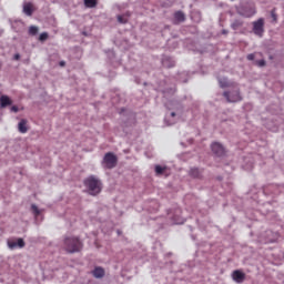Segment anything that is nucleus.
<instances>
[{"label": "nucleus", "mask_w": 284, "mask_h": 284, "mask_svg": "<svg viewBox=\"0 0 284 284\" xmlns=\"http://www.w3.org/2000/svg\"><path fill=\"white\" fill-rule=\"evenodd\" d=\"M243 20L241 19H235L232 23H231V28L232 30H240V28H243Z\"/></svg>", "instance_id": "dca6fc26"}, {"label": "nucleus", "mask_w": 284, "mask_h": 284, "mask_svg": "<svg viewBox=\"0 0 284 284\" xmlns=\"http://www.w3.org/2000/svg\"><path fill=\"white\" fill-rule=\"evenodd\" d=\"M174 19L178 23H183V21H185V13H183V11H176L174 13Z\"/></svg>", "instance_id": "f3484780"}, {"label": "nucleus", "mask_w": 284, "mask_h": 284, "mask_svg": "<svg viewBox=\"0 0 284 284\" xmlns=\"http://www.w3.org/2000/svg\"><path fill=\"white\" fill-rule=\"evenodd\" d=\"M50 34H48V32H42L40 36H39V41L41 43H43L44 41H48Z\"/></svg>", "instance_id": "b1692460"}, {"label": "nucleus", "mask_w": 284, "mask_h": 284, "mask_svg": "<svg viewBox=\"0 0 284 284\" xmlns=\"http://www.w3.org/2000/svg\"><path fill=\"white\" fill-rule=\"evenodd\" d=\"M255 58H256V55H254V53H250L246 57L247 61H254Z\"/></svg>", "instance_id": "cd10ccee"}, {"label": "nucleus", "mask_w": 284, "mask_h": 284, "mask_svg": "<svg viewBox=\"0 0 284 284\" xmlns=\"http://www.w3.org/2000/svg\"><path fill=\"white\" fill-rule=\"evenodd\" d=\"M13 59H14V61H19V60L21 59V54L16 53V54L13 55Z\"/></svg>", "instance_id": "7c9ffc66"}, {"label": "nucleus", "mask_w": 284, "mask_h": 284, "mask_svg": "<svg viewBox=\"0 0 284 284\" xmlns=\"http://www.w3.org/2000/svg\"><path fill=\"white\" fill-rule=\"evenodd\" d=\"M173 221H174L176 224L181 223V222H179V220H176V219H173Z\"/></svg>", "instance_id": "f704fd0d"}, {"label": "nucleus", "mask_w": 284, "mask_h": 284, "mask_svg": "<svg viewBox=\"0 0 284 284\" xmlns=\"http://www.w3.org/2000/svg\"><path fill=\"white\" fill-rule=\"evenodd\" d=\"M223 97L226 99L227 103H239V101H243L240 89H235L232 92L224 91Z\"/></svg>", "instance_id": "39448f33"}, {"label": "nucleus", "mask_w": 284, "mask_h": 284, "mask_svg": "<svg viewBox=\"0 0 284 284\" xmlns=\"http://www.w3.org/2000/svg\"><path fill=\"white\" fill-rule=\"evenodd\" d=\"M9 105H12V99L8 95H1L0 97V108H8Z\"/></svg>", "instance_id": "ddd939ff"}, {"label": "nucleus", "mask_w": 284, "mask_h": 284, "mask_svg": "<svg viewBox=\"0 0 284 284\" xmlns=\"http://www.w3.org/2000/svg\"><path fill=\"white\" fill-rule=\"evenodd\" d=\"M29 34L31 37H37V34H39V27H36V26H31L29 28Z\"/></svg>", "instance_id": "5701e85b"}, {"label": "nucleus", "mask_w": 284, "mask_h": 284, "mask_svg": "<svg viewBox=\"0 0 284 284\" xmlns=\"http://www.w3.org/2000/svg\"><path fill=\"white\" fill-rule=\"evenodd\" d=\"M10 112H14V113L19 112V106L12 105V106L10 108Z\"/></svg>", "instance_id": "c85d7f7f"}, {"label": "nucleus", "mask_w": 284, "mask_h": 284, "mask_svg": "<svg viewBox=\"0 0 284 284\" xmlns=\"http://www.w3.org/2000/svg\"><path fill=\"white\" fill-rule=\"evenodd\" d=\"M59 65H60V68H65V61H63V60L60 61V62H59Z\"/></svg>", "instance_id": "2f4dec72"}, {"label": "nucleus", "mask_w": 284, "mask_h": 284, "mask_svg": "<svg viewBox=\"0 0 284 284\" xmlns=\"http://www.w3.org/2000/svg\"><path fill=\"white\" fill-rule=\"evenodd\" d=\"M161 64L163 68L170 69V68H174V65H176V61H174V58L164 54V55H162Z\"/></svg>", "instance_id": "1a4fd4ad"}, {"label": "nucleus", "mask_w": 284, "mask_h": 284, "mask_svg": "<svg viewBox=\"0 0 284 284\" xmlns=\"http://www.w3.org/2000/svg\"><path fill=\"white\" fill-rule=\"evenodd\" d=\"M83 185L87 187L90 196H99L103 190V182L97 175H89L83 180Z\"/></svg>", "instance_id": "f257e3e1"}, {"label": "nucleus", "mask_w": 284, "mask_h": 284, "mask_svg": "<svg viewBox=\"0 0 284 284\" xmlns=\"http://www.w3.org/2000/svg\"><path fill=\"white\" fill-rule=\"evenodd\" d=\"M210 149L215 159H225L227 156V149L221 142H212Z\"/></svg>", "instance_id": "20e7f679"}, {"label": "nucleus", "mask_w": 284, "mask_h": 284, "mask_svg": "<svg viewBox=\"0 0 284 284\" xmlns=\"http://www.w3.org/2000/svg\"><path fill=\"white\" fill-rule=\"evenodd\" d=\"M232 278L235 283H243L245 281V274L241 270H235L232 273Z\"/></svg>", "instance_id": "9d476101"}, {"label": "nucleus", "mask_w": 284, "mask_h": 284, "mask_svg": "<svg viewBox=\"0 0 284 284\" xmlns=\"http://www.w3.org/2000/svg\"><path fill=\"white\" fill-rule=\"evenodd\" d=\"M190 176H193V179H199L201 176V171L197 168L191 169Z\"/></svg>", "instance_id": "4be33fe9"}, {"label": "nucleus", "mask_w": 284, "mask_h": 284, "mask_svg": "<svg viewBox=\"0 0 284 284\" xmlns=\"http://www.w3.org/2000/svg\"><path fill=\"white\" fill-rule=\"evenodd\" d=\"M175 92H176V89H172V88L163 90L164 97H168V94H175Z\"/></svg>", "instance_id": "bb28decb"}, {"label": "nucleus", "mask_w": 284, "mask_h": 284, "mask_svg": "<svg viewBox=\"0 0 284 284\" xmlns=\"http://www.w3.org/2000/svg\"><path fill=\"white\" fill-rule=\"evenodd\" d=\"M220 88H230L232 84L227 78H219Z\"/></svg>", "instance_id": "a211bd4d"}, {"label": "nucleus", "mask_w": 284, "mask_h": 284, "mask_svg": "<svg viewBox=\"0 0 284 284\" xmlns=\"http://www.w3.org/2000/svg\"><path fill=\"white\" fill-rule=\"evenodd\" d=\"M253 32L256 37H263V32H265V20L263 18L253 22Z\"/></svg>", "instance_id": "423d86ee"}, {"label": "nucleus", "mask_w": 284, "mask_h": 284, "mask_svg": "<svg viewBox=\"0 0 284 284\" xmlns=\"http://www.w3.org/2000/svg\"><path fill=\"white\" fill-rule=\"evenodd\" d=\"M64 248L69 254H77L83 250V242L79 237L70 236L64 239Z\"/></svg>", "instance_id": "f03ea898"}, {"label": "nucleus", "mask_w": 284, "mask_h": 284, "mask_svg": "<svg viewBox=\"0 0 284 284\" xmlns=\"http://www.w3.org/2000/svg\"><path fill=\"white\" fill-rule=\"evenodd\" d=\"M92 274H93L94 278H103V276H105V270H103V267H101V266H97L92 271Z\"/></svg>", "instance_id": "4468645a"}, {"label": "nucleus", "mask_w": 284, "mask_h": 284, "mask_svg": "<svg viewBox=\"0 0 284 284\" xmlns=\"http://www.w3.org/2000/svg\"><path fill=\"white\" fill-rule=\"evenodd\" d=\"M255 65H257V68H265V65H267V62L263 59L262 60H256Z\"/></svg>", "instance_id": "a878e982"}, {"label": "nucleus", "mask_w": 284, "mask_h": 284, "mask_svg": "<svg viewBox=\"0 0 284 284\" xmlns=\"http://www.w3.org/2000/svg\"><path fill=\"white\" fill-rule=\"evenodd\" d=\"M125 17H130V12H126V13L123 14V16L119 14V16L116 17L118 22H120V23H122V24L128 23V18H125Z\"/></svg>", "instance_id": "412c9836"}, {"label": "nucleus", "mask_w": 284, "mask_h": 284, "mask_svg": "<svg viewBox=\"0 0 284 284\" xmlns=\"http://www.w3.org/2000/svg\"><path fill=\"white\" fill-rule=\"evenodd\" d=\"M1 68H3V63L0 62V70H1Z\"/></svg>", "instance_id": "e433bc0d"}, {"label": "nucleus", "mask_w": 284, "mask_h": 284, "mask_svg": "<svg viewBox=\"0 0 284 284\" xmlns=\"http://www.w3.org/2000/svg\"><path fill=\"white\" fill-rule=\"evenodd\" d=\"M165 108L166 110H173L178 114H183V104L178 100H169L165 103Z\"/></svg>", "instance_id": "0eeeda50"}, {"label": "nucleus", "mask_w": 284, "mask_h": 284, "mask_svg": "<svg viewBox=\"0 0 284 284\" xmlns=\"http://www.w3.org/2000/svg\"><path fill=\"white\" fill-rule=\"evenodd\" d=\"M165 170H168V166H161V165H155V174L156 176H161L165 173Z\"/></svg>", "instance_id": "6ab92c4d"}, {"label": "nucleus", "mask_w": 284, "mask_h": 284, "mask_svg": "<svg viewBox=\"0 0 284 284\" xmlns=\"http://www.w3.org/2000/svg\"><path fill=\"white\" fill-rule=\"evenodd\" d=\"M118 234H121V231H118Z\"/></svg>", "instance_id": "ea45409f"}, {"label": "nucleus", "mask_w": 284, "mask_h": 284, "mask_svg": "<svg viewBox=\"0 0 284 284\" xmlns=\"http://www.w3.org/2000/svg\"><path fill=\"white\" fill-rule=\"evenodd\" d=\"M23 12L27 17H32L34 9L32 8V3L28 2L23 6Z\"/></svg>", "instance_id": "2eb2a0df"}, {"label": "nucleus", "mask_w": 284, "mask_h": 284, "mask_svg": "<svg viewBox=\"0 0 284 284\" xmlns=\"http://www.w3.org/2000/svg\"><path fill=\"white\" fill-rule=\"evenodd\" d=\"M101 165L103 170H114V168L119 165V156H116V154L113 152H108L104 154Z\"/></svg>", "instance_id": "7ed1b4c3"}, {"label": "nucleus", "mask_w": 284, "mask_h": 284, "mask_svg": "<svg viewBox=\"0 0 284 284\" xmlns=\"http://www.w3.org/2000/svg\"><path fill=\"white\" fill-rule=\"evenodd\" d=\"M271 17H272V19L274 20V21H276V10H272L271 11Z\"/></svg>", "instance_id": "c756f323"}, {"label": "nucleus", "mask_w": 284, "mask_h": 284, "mask_svg": "<svg viewBox=\"0 0 284 284\" xmlns=\"http://www.w3.org/2000/svg\"><path fill=\"white\" fill-rule=\"evenodd\" d=\"M240 14L246 19H250V17H254L256 14V9H254V7L244 8Z\"/></svg>", "instance_id": "9b49d317"}, {"label": "nucleus", "mask_w": 284, "mask_h": 284, "mask_svg": "<svg viewBox=\"0 0 284 284\" xmlns=\"http://www.w3.org/2000/svg\"><path fill=\"white\" fill-rule=\"evenodd\" d=\"M31 210L34 216H39L41 214V211L39 210V206H37V204H32Z\"/></svg>", "instance_id": "393cba45"}, {"label": "nucleus", "mask_w": 284, "mask_h": 284, "mask_svg": "<svg viewBox=\"0 0 284 284\" xmlns=\"http://www.w3.org/2000/svg\"><path fill=\"white\" fill-rule=\"evenodd\" d=\"M222 34H230V31L227 29H223Z\"/></svg>", "instance_id": "473e14b6"}, {"label": "nucleus", "mask_w": 284, "mask_h": 284, "mask_svg": "<svg viewBox=\"0 0 284 284\" xmlns=\"http://www.w3.org/2000/svg\"><path fill=\"white\" fill-rule=\"evenodd\" d=\"M18 132H20V134H26L28 132V120H20V122L18 123Z\"/></svg>", "instance_id": "f8f14e48"}, {"label": "nucleus", "mask_w": 284, "mask_h": 284, "mask_svg": "<svg viewBox=\"0 0 284 284\" xmlns=\"http://www.w3.org/2000/svg\"><path fill=\"white\" fill-rule=\"evenodd\" d=\"M7 245L9 250H17V247L23 250V247H26V241H23L21 237L17 240H8Z\"/></svg>", "instance_id": "6e6552de"}, {"label": "nucleus", "mask_w": 284, "mask_h": 284, "mask_svg": "<svg viewBox=\"0 0 284 284\" xmlns=\"http://www.w3.org/2000/svg\"><path fill=\"white\" fill-rule=\"evenodd\" d=\"M121 112H125V109L122 108V109H121Z\"/></svg>", "instance_id": "4c0bfd02"}, {"label": "nucleus", "mask_w": 284, "mask_h": 284, "mask_svg": "<svg viewBox=\"0 0 284 284\" xmlns=\"http://www.w3.org/2000/svg\"><path fill=\"white\" fill-rule=\"evenodd\" d=\"M171 116H172V118L176 116V111H172V112H171Z\"/></svg>", "instance_id": "72a5a7b5"}, {"label": "nucleus", "mask_w": 284, "mask_h": 284, "mask_svg": "<svg viewBox=\"0 0 284 284\" xmlns=\"http://www.w3.org/2000/svg\"><path fill=\"white\" fill-rule=\"evenodd\" d=\"M168 125H174V122H169Z\"/></svg>", "instance_id": "c9c22d12"}, {"label": "nucleus", "mask_w": 284, "mask_h": 284, "mask_svg": "<svg viewBox=\"0 0 284 284\" xmlns=\"http://www.w3.org/2000/svg\"><path fill=\"white\" fill-rule=\"evenodd\" d=\"M98 3V0H84L85 8H97Z\"/></svg>", "instance_id": "aec40b11"}, {"label": "nucleus", "mask_w": 284, "mask_h": 284, "mask_svg": "<svg viewBox=\"0 0 284 284\" xmlns=\"http://www.w3.org/2000/svg\"><path fill=\"white\" fill-rule=\"evenodd\" d=\"M270 243H274V240H270Z\"/></svg>", "instance_id": "58836bf2"}]
</instances>
